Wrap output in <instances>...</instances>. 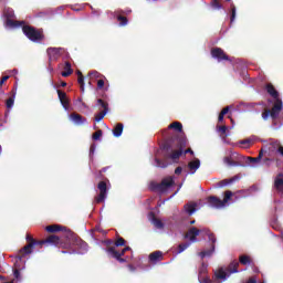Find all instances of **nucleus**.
<instances>
[{
	"instance_id": "nucleus-1",
	"label": "nucleus",
	"mask_w": 283,
	"mask_h": 283,
	"mask_svg": "<svg viewBox=\"0 0 283 283\" xmlns=\"http://www.w3.org/2000/svg\"><path fill=\"white\" fill-rule=\"evenodd\" d=\"M25 241H27V244L20 250L19 260L28 255H31V253H33V250L36 245H40V248H42L43 244L56 245V248H60V249L76 248V249L87 250L86 241L75 235L74 232L71 230H65L63 233V237L61 238L57 235H50L44 240H36L31 234L28 233L25 235Z\"/></svg>"
},
{
	"instance_id": "nucleus-2",
	"label": "nucleus",
	"mask_w": 283,
	"mask_h": 283,
	"mask_svg": "<svg viewBox=\"0 0 283 283\" xmlns=\"http://www.w3.org/2000/svg\"><path fill=\"white\" fill-rule=\"evenodd\" d=\"M187 144H188V139L185 136H178V135L169 136L163 145V149L166 151L164 155L165 159H158V157H155L156 167L158 168L168 167L169 163L167 161V159H171L174 164H178V160L182 156V154L193 155L195 153L191 150V148H187L185 150Z\"/></svg>"
},
{
	"instance_id": "nucleus-3",
	"label": "nucleus",
	"mask_w": 283,
	"mask_h": 283,
	"mask_svg": "<svg viewBox=\"0 0 283 283\" xmlns=\"http://www.w3.org/2000/svg\"><path fill=\"white\" fill-rule=\"evenodd\" d=\"M283 111V101L281 98H277L272 106V109H265L262 113V118L264 120L269 119V116H271V118L273 120L277 119L280 113Z\"/></svg>"
},
{
	"instance_id": "nucleus-4",
	"label": "nucleus",
	"mask_w": 283,
	"mask_h": 283,
	"mask_svg": "<svg viewBox=\"0 0 283 283\" xmlns=\"http://www.w3.org/2000/svg\"><path fill=\"white\" fill-rule=\"evenodd\" d=\"M24 35L30 39L31 42H41L44 39L43 30H36L32 25H23Z\"/></svg>"
},
{
	"instance_id": "nucleus-5",
	"label": "nucleus",
	"mask_w": 283,
	"mask_h": 283,
	"mask_svg": "<svg viewBox=\"0 0 283 283\" xmlns=\"http://www.w3.org/2000/svg\"><path fill=\"white\" fill-rule=\"evenodd\" d=\"M107 182L109 184V179L105 178L103 181L97 184V189L99 190V193L96 195L94 199V203L96 205L104 203L105 200L107 199V190H108Z\"/></svg>"
},
{
	"instance_id": "nucleus-6",
	"label": "nucleus",
	"mask_w": 283,
	"mask_h": 283,
	"mask_svg": "<svg viewBox=\"0 0 283 283\" xmlns=\"http://www.w3.org/2000/svg\"><path fill=\"white\" fill-rule=\"evenodd\" d=\"M129 250H132L130 247H125V248H123L122 251H117L115 247L106 248V252L108 253V256L115 259L119 263H126V259H123V256Z\"/></svg>"
},
{
	"instance_id": "nucleus-7",
	"label": "nucleus",
	"mask_w": 283,
	"mask_h": 283,
	"mask_svg": "<svg viewBox=\"0 0 283 283\" xmlns=\"http://www.w3.org/2000/svg\"><path fill=\"white\" fill-rule=\"evenodd\" d=\"M203 233L207 234L208 240L211 242L210 250L202 251L199 253L201 259H205L206 256H211L212 253L216 251V243H217V237L211 232L209 229H203Z\"/></svg>"
},
{
	"instance_id": "nucleus-8",
	"label": "nucleus",
	"mask_w": 283,
	"mask_h": 283,
	"mask_svg": "<svg viewBox=\"0 0 283 283\" xmlns=\"http://www.w3.org/2000/svg\"><path fill=\"white\" fill-rule=\"evenodd\" d=\"M211 56L213 59L218 60L219 62H222V61L231 62V57L227 53H224L223 49H221V48H212Z\"/></svg>"
},
{
	"instance_id": "nucleus-9",
	"label": "nucleus",
	"mask_w": 283,
	"mask_h": 283,
	"mask_svg": "<svg viewBox=\"0 0 283 283\" xmlns=\"http://www.w3.org/2000/svg\"><path fill=\"white\" fill-rule=\"evenodd\" d=\"M3 15L6 18V25L10 28L17 27L18 22L13 21L14 19V10L12 8H4Z\"/></svg>"
},
{
	"instance_id": "nucleus-10",
	"label": "nucleus",
	"mask_w": 283,
	"mask_h": 283,
	"mask_svg": "<svg viewBox=\"0 0 283 283\" xmlns=\"http://www.w3.org/2000/svg\"><path fill=\"white\" fill-rule=\"evenodd\" d=\"M63 49L62 48H48L46 53L49 55L50 62H55L61 57Z\"/></svg>"
},
{
	"instance_id": "nucleus-11",
	"label": "nucleus",
	"mask_w": 283,
	"mask_h": 283,
	"mask_svg": "<svg viewBox=\"0 0 283 283\" xmlns=\"http://www.w3.org/2000/svg\"><path fill=\"white\" fill-rule=\"evenodd\" d=\"M203 232H205V229H198L193 227L188 229L185 238H187L190 242H197L198 241L197 237Z\"/></svg>"
},
{
	"instance_id": "nucleus-12",
	"label": "nucleus",
	"mask_w": 283,
	"mask_h": 283,
	"mask_svg": "<svg viewBox=\"0 0 283 283\" xmlns=\"http://www.w3.org/2000/svg\"><path fill=\"white\" fill-rule=\"evenodd\" d=\"M69 118L74 123L75 126H83L87 124V117H84L77 113L70 114Z\"/></svg>"
},
{
	"instance_id": "nucleus-13",
	"label": "nucleus",
	"mask_w": 283,
	"mask_h": 283,
	"mask_svg": "<svg viewBox=\"0 0 283 283\" xmlns=\"http://www.w3.org/2000/svg\"><path fill=\"white\" fill-rule=\"evenodd\" d=\"M174 184H175L174 178L171 177L164 178L161 182L156 186V189L161 192H165L166 190L171 188Z\"/></svg>"
},
{
	"instance_id": "nucleus-14",
	"label": "nucleus",
	"mask_w": 283,
	"mask_h": 283,
	"mask_svg": "<svg viewBox=\"0 0 283 283\" xmlns=\"http://www.w3.org/2000/svg\"><path fill=\"white\" fill-rule=\"evenodd\" d=\"M273 188L276 190V192H277L280 196H283V174H279V175L274 178Z\"/></svg>"
},
{
	"instance_id": "nucleus-15",
	"label": "nucleus",
	"mask_w": 283,
	"mask_h": 283,
	"mask_svg": "<svg viewBox=\"0 0 283 283\" xmlns=\"http://www.w3.org/2000/svg\"><path fill=\"white\" fill-rule=\"evenodd\" d=\"M148 260L153 264H157L159 262H163L164 260V253L161 251H155L148 255Z\"/></svg>"
},
{
	"instance_id": "nucleus-16",
	"label": "nucleus",
	"mask_w": 283,
	"mask_h": 283,
	"mask_svg": "<svg viewBox=\"0 0 283 283\" xmlns=\"http://www.w3.org/2000/svg\"><path fill=\"white\" fill-rule=\"evenodd\" d=\"M281 142L277 139H272L270 144L268 145L269 156H272V154L279 153L280 150Z\"/></svg>"
},
{
	"instance_id": "nucleus-17",
	"label": "nucleus",
	"mask_w": 283,
	"mask_h": 283,
	"mask_svg": "<svg viewBox=\"0 0 283 283\" xmlns=\"http://www.w3.org/2000/svg\"><path fill=\"white\" fill-rule=\"evenodd\" d=\"M21 256V250H19L18 252V255H17V261H15V269L13 270V277L18 281H21V272H20V269H19V263L22 262L23 258L20 260L19 258Z\"/></svg>"
},
{
	"instance_id": "nucleus-18",
	"label": "nucleus",
	"mask_w": 283,
	"mask_h": 283,
	"mask_svg": "<svg viewBox=\"0 0 283 283\" xmlns=\"http://www.w3.org/2000/svg\"><path fill=\"white\" fill-rule=\"evenodd\" d=\"M208 203L214 209H222V207H224L222 199L218 197H209Z\"/></svg>"
},
{
	"instance_id": "nucleus-19",
	"label": "nucleus",
	"mask_w": 283,
	"mask_h": 283,
	"mask_svg": "<svg viewBox=\"0 0 283 283\" xmlns=\"http://www.w3.org/2000/svg\"><path fill=\"white\" fill-rule=\"evenodd\" d=\"M56 92H57L59 99L63 105L64 109H69L70 101L67 98V94L61 90H57Z\"/></svg>"
},
{
	"instance_id": "nucleus-20",
	"label": "nucleus",
	"mask_w": 283,
	"mask_h": 283,
	"mask_svg": "<svg viewBox=\"0 0 283 283\" xmlns=\"http://www.w3.org/2000/svg\"><path fill=\"white\" fill-rule=\"evenodd\" d=\"M265 91L268 92V94L270 96H272L275 101L276 99H280V94L279 92L276 91L275 86L271 83L266 84L265 85Z\"/></svg>"
},
{
	"instance_id": "nucleus-21",
	"label": "nucleus",
	"mask_w": 283,
	"mask_h": 283,
	"mask_svg": "<svg viewBox=\"0 0 283 283\" xmlns=\"http://www.w3.org/2000/svg\"><path fill=\"white\" fill-rule=\"evenodd\" d=\"M240 177L239 176H233L232 178H227V179H222L220 182H218V187L219 188H224L228 185H231L235 181H239Z\"/></svg>"
},
{
	"instance_id": "nucleus-22",
	"label": "nucleus",
	"mask_w": 283,
	"mask_h": 283,
	"mask_svg": "<svg viewBox=\"0 0 283 283\" xmlns=\"http://www.w3.org/2000/svg\"><path fill=\"white\" fill-rule=\"evenodd\" d=\"M63 69H64V71L62 72V76L64 78H67V76L72 75L74 73V70L72 69V64L69 61H66L64 63V67Z\"/></svg>"
},
{
	"instance_id": "nucleus-23",
	"label": "nucleus",
	"mask_w": 283,
	"mask_h": 283,
	"mask_svg": "<svg viewBox=\"0 0 283 283\" xmlns=\"http://www.w3.org/2000/svg\"><path fill=\"white\" fill-rule=\"evenodd\" d=\"M63 229L65 228H62V226L60 224H50L45 227V231L49 233H57L61 232Z\"/></svg>"
},
{
	"instance_id": "nucleus-24",
	"label": "nucleus",
	"mask_w": 283,
	"mask_h": 283,
	"mask_svg": "<svg viewBox=\"0 0 283 283\" xmlns=\"http://www.w3.org/2000/svg\"><path fill=\"white\" fill-rule=\"evenodd\" d=\"M264 148H261L260 151H259V156L256 157H248V160L251 163V164H259L261 163V160L263 159L264 157Z\"/></svg>"
},
{
	"instance_id": "nucleus-25",
	"label": "nucleus",
	"mask_w": 283,
	"mask_h": 283,
	"mask_svg": "<svg viewBox=\"0 0 283 283\" xmlns=\"http://www.w3.org/2000/svg\"><path fill=\"white\" fill-rule=\"evenodd\" d=\"M184 210L191 216L192 213L196 212L197 210V205L196 202H188L187 205L184 206Z\"/></svg>"
},
{
	"instance_id": "nucleus-26",
	"label": "nucleus",
	"mask_w": 283,
	"mask_h": 283,
	"mask_svg": "<svg viewBox=\"0 0 283 283\" xmlns=\"http://www.w3.org/2000/svg\"><path fill=\"white\" fill-rule=\"evenodd\" d=\"M239 263L242 265H251L253 264V260L250 255L243 254L239 256Z\"/></svg>"
},
{
	"instance_id": "nucleus-27",
	"label": "nucleus",
	"mask_w": 283,
	"mask_h": 283,
	"mask_svg": "<svg viewBox=\"0 0 283 283\" xmlns=\"http://www.w3.org/2000/svg\"><path fill=\"white\" fill-rule=\"evenodd\" d=\"M124 132V124L118 123L115 125L114 129H113V135L115 137H120L123 135Z\"/></svg>"
},
{
	"instance_id": "nucleus-28",
	"label": "nucleus",
	"mask_w": 283,
	"mask_h": 283,
	"mask_svg": "<svg viewBox=\"0 0 283 283\" xmlns=\"http://www.w3.org/2000/svg\"><path fill=\"white\" fill-rule=\"evenodd\" d=\"M238 268H239V262L238 261H232L228 268H227V272L229 274H233V273H238Z\"/></svg>"
},
{
	"instance_id": "nucleus-29",
	"label": "nucleus",
	"mask_w": 283,
	"mask_h": 283,
	"mask_svg": "<svg viewBox=\"0 0 283 283\" xmlns=\"http://www.w3.org/2000/svg\"><path fill=\"white\" fill-rule=\"evenodd\" d=\"M168 129H175L177 133H182L184 126L180 122H174L168 125Z\"/></svg>"
},
{
	"instance_id": "nucleus-30",
	"label": "nucleus",
	"mask_w": 283,
	"mask_h": 283,
	"mask_svg": "<svg viewBox=\"0 0 283 283\" xmlns=\"http://www.w3.org/2000/svg\"><path fill=\"white\" fill-rule=\"evenodd\" d=\"M199 167H200L199 159L188 163V168L190 169V171H192V174H195Z\"/></svg>"
},
{
	"instance_id": "nucleus-31",
	"label": "nucleus",
	"mask_w": 283,
	"mask_h": 283,
	"mask_svg": "<svg viewBox=\"0 0 283 283\" xmlns=\"http://www.w3.org/2000/svg\"><path fill=\"white\" fill-rule=\"evenodd\" d=\"M208 273V266L206 265L205 262L201 263V268L199 269V275L198 279L201 280L202 276L207 275Z\"/></svg>"
},
{
	"instance_id": "nucleus-32",
	"label": "nucleus",
	"mask_w": 283,
	"mask_h": 283,
	"mask_svg": "<svg viewBox=\"0 0 283 283\" xmlns=\"http://www.w3.org/2000/svg\"><path fill=\"white\" fill-rule=\"evenodd\" d=\"M223 163L230 167H237L239 166L238 161H233L231 156H226L223 159Z\"/></svg>"
},
{
	"instance_id": "nucleus-33",
	"label": "nucleus",
	"mask_w": 283,
	"mask_h": 283,
	"mask_svg": "<svg viewBox=\"0 0 283 283\" xmlns=\"http://www.w3.org/2000/svg\"><path fill=\"white\" fill-rule=\"evenodd\" d=\"M90 80H99L104 78V75L101 74L98 71H91L88 72Z\"/></svg>"
},
{
	"instance_id": "nucleus-34",
	"label": "nucleus",
	"mask_w": 283,
	"mask_h": 283,
	"mask_svg": "<svg viewBox=\"0 0 283 283\" xmlns=\"http://www.w3.org/2000/svg\"><path fill=\"white\" fill-rule=\"evenodd\" d=\"M97 105L101 106L102 109H103L102 112H106V114H107V112L109 111V108H108V103L105 102V101H103L102 98H98V99H97Z\"/></svg>"
},
{
	"instance_id": "nucleus-35",
	"label": "nucleus",
	"mask_w": 283,
	"mask_h": 283,
	"mask_svg": "<svg viewBox=\"0 0 283 283\" xmlns=\"http://www.w3.org/2000/svg\"><path fill=\"white\" fill-rule=\"evenodd\" d=\"M116 19H117V21L119 22V25H120V27H126L127 23H128L127 18L124 17V15H122V14H117V15H116Z\"/></svg>"
},
{
	"instance_id": "nucleus-36",
	"label": "nucleus",
	"mask_w": 283,
	"mask_h": 283,
	"mask_svg": "<svg viewBox=\"0 0 283 283\" xmlns=\"http://www.w3.org/2000/svg\"><path fill=\"white\" fill-rule=\"evenodd\" d=\"M233 196V192L231 190H227L224 192V198L222 199L223 207L231 200V197Z\"/></svg>"
},
{
	"instance_id": "nucleus-37",
	"label": "nucleus",
	"mask_w": 283,
	"mask_h": 283,
	"mask_svg": "<svg viewBox=\"0 0 283 283\" xmlns=\"http://www.w3.org/2000/svg\"><path fill=\"white\" fill-rule=\"evenodd\" d=\"M153 224L157 229H164L165 228V223L161 220L157 219V217H154Z\"/></svg>"
},
{
	"instance_id": "nucleus-38",
	"label": "nucleus",
	"mask_w": 283,
	"mask_h": 283,
	"mask_svg": "<svg viewBox=\"0 0 283 283\" xmlns=\"http://www.w3.org/2000/svg\"><path fill=\"white\" fill-rule=\"evenodd\" d=\"M107 115L106 111H101L98 114L95 115V122H101Z\"/></svg>"
},
{
	"instance_id": "nucleus-39",
	"label": "nucleus",
	"mask_w": 283,
	"mask_h": 283,
	"mask_svg": "<svg viewBox=\"0 0 283 283\" xmlns=\"http://www.w3.org/2000/svg\"><path fill=\"white\" fill-rule=\"evenodd\" d=\"M123 245H126V240L122 237L117 238L116 241H115V247L120 248Z\"/></svg>"
},
{
	"instance_id": "nucleus-40",
	"label": "nucleus",
	"mask_w": 283,
	"mask_h": 283,
	"mask_svg": "<svg viewBox=\"0 0 283 283\" xmlns=\"http://www.w3.org/2000/svg\"><path fill=\"white\" fill-rule=\"evenodd\" d=\"M216 277L218 280H226V277H227L226 271L224 270H219L218 273L216 274Z\"/></svg>"
},
{
	"instance_id": "nucleus-41",
	"label": "nucleus",
	"mask_w": 283,
	"mask_h": 283,
	"mask_svg": "<svg viewBox=\"0 0 283 283\" xmlns=\"http://www.w3.org/2000/svg\"><path fill=\"white\" fill-rule=\"evenodd\" d=\"M77 83L80 84L81 91H82V92H85L84 75L77 77Z\"/></svg>"
},
{
	"instance_id": "nucleus-42",
	"label": "nucleus",
	"mask_w": 283,
	"mask_h": 283,
	"mask_svg": "<svg viewBox=\"0 0 283 283\" xmlns=\"http://www.w3.org/2000/svg\"><path fill=\"white\" fill-rule=\"evenodd\" d=\"M105 80H106L105 76H104V77H99V78L97 80V88H98V90H103V88L105 87Z\"/></svg>"
},
{
	"instance_id": "nucleus-43",
	"label": "nucleus",
	"mask_w": 283,
	"mask_h": 283,
	"mask_svg": "<svg viewBox=\"0 0 283 283\" xmlns=\"http://www.w3.org/2000/svg\"><path fill=\"white\" fill-rule=\"evenodd\" d=\"M190 247V243H181L178 245V253H182L185 250H187Z\"/></svg>"
},
{
	"instance_id": "nucleus-44",
	"label": "nucleus",
	"mask_w": 283,
	"mask_h": 283,
	"mask_svg": "<svg viewBox=\"0 0 283 283\" xmlns=\"http://www.w3.org/2000/svg\"><path fill=\"white\" fill-rule=\"evenodd\" d=\"M6 106L8 109H11V107L14 106V95L6 101Z\"/></svg>"
},
{
	"instance_id": "nucleus-45",
	"label": "nucleus",
	"mask_w": 283,
	"mask_h": 283,
	"mask_svg": "<svg viewBox=\"0 0 283 283\" xmlns=\"http://www.w3.org/2000/svg\"><path fill=\"white\" fill-rule=\"evenodd\" d=\"M103 136V132H102V129H98V130H96L94 134H93V140H99L101 139V137Z\"/></svg>"
},
{
	"instance_id": "nucleus-46",
	"label": "nucleus",
	"mask_w": 283,
	"mask_h": 283,
	"mask_svg": "<svg viewBox=\"0 0 283 283\" xmlns=\"http://www.w3.org/2000/svg\"><path fill=\"white\" fill-rule=\"evenodd\" d=\"M251 143H252L251 139H242V140H239V144L245 146V148H250Z\"/></svg>"
},
{
	"instance_id": "nucleus-47",
	"label": "nucleus",
	"mask_w": 283,
	"mask_h": 283,
	"mask_svg": "<svg viewBox=\"0 0 283 283\" xmlns=\"http://www.w3.org/2000/svg\"><path fill=\"white\" fill-rule=\"evenodd\" d=\"M237 17V8L234 6L231 7V22L235 20Z\"/></svg>"
},
{
	"instance_id": "nucleus-48",
	"label": "nucleus",
	"mask_w": 283,
	"mask_h": 283,
	"mask_svg": "<svg viewBox=\"0 0 283 283\" xmlns=\"http://www.w3.org/2000/svg\"><path fill=\"white\" fill-rule=\"evenodd\" d=\"M218 130L221 135H226L228 130V126L226 125L218 126Z\"/></svg>"
},
{
	"instance_id": "nucleus-49",
	"label": "nucleus",
	"mask_w": 283,
	"mask_h": 283,
	"mask_svg": "<svg viewBox=\"0 0 283 283\" xmlns=\"http://www.w3.org/2000/svg\"><path fill=\"white\" fill-rule=\"evenodd\" d=\"M271 163H273V159H271V157H264V158H263V164H264L266 167H271Z\"/></svg>"
},
{
	"instance_id": "nucleus-50",
	"label": "nucleus",
	"mask_w": 283,
	"mask_h": 283,
	"mask_svg": "<svg viewBox=\"0 0 283 283\" xmlns=\"http://www.w3.org/2000/svg\"><path fill=\"white\" fill-rule=\"evenodd\" d=\"M212 6L216 10H220L222 7L219 0H212Z\"/></svg>"
},
{
	"instance_id": "nucleus-51",
	"label": "nucleus",
	"mask_w": 283,
	"mask_h": 283,
	"mask_svg": "<svg viewBox=\"0 0 283 283\" xmlns=\"http://www.w3.org/2000/svg\"><path fill=\"white\" fill-rule=\"evenodd\" d=\"M199 282L200 283H210L211 281H210L209 276H207V274H206L201 279H199Z\"/></svg>"
},
{
	"instance_id": "nucleus-52",
	"label": "nucleus",
	"mask_w": 283,
	"mask_h": 283,
	"mask_svg": "<svg viewBox=\"0 0 283 283\" xmlns=\"http://www.w3.org/2000/svg\"><path fill=\"white\" fill-rule=\"evenodd\" d=\"M10 78V76L6 75L0 80V88H2V85Z\"/></svg>"
},
{
	"instance_id": "nucleus-53",
	"label": "nucleus",
	"mask_w": 283,
	"mask_h": 283,
	"mask_svg": "<svg viewBox=\"0 0 283 283\" xmlns=\"http://www.w3.org/2000/svg\"><path fill=\"white\" fill-rule=\"evenodd\" d=\"M95 149H96L95 144L91 145V146H90V155H94Z\"/></svg>"
},
{
	"instance_id": "nucleus-54",
	"label": "nucleus",
	"mask_w": 283,
	"mask_h": 283,
	"mask_svg": "<svg viewBox=\"0 0 283 283\" xmlns=\"http://www.w3.org/2000/svg\"><path fill=\"white\" fill-rule=\"evenodd\" d=\"M229 111H230V107L227 106V107H224V108L221 109V113H222V115L224 116L226 114L229 113Z\"/></svg>"
},
{
	"instance_id": "nucleus-55",
	"label": "nucleus",
	"mask_w": 283,
	"mask_h": 283,
	"mask_svg": "<svg viewBox=\"0 0 283 283\" xmlns=\"http://www.w3.org/2000/svg\"><path fill=\"white\" fill-rule=\"evenodd\" d=\"M181 172H182V167H177L175 169V175H181Z\"/></svg>"
},
{
	"instance_id": "nucleus-56",
	"label": "nucleus",
	"mask_w": 283,
	"mask_h": 283,
	"mask_svg": "<svg viewBox=\"0 0 283 283\" xmlns=\"http://www.w3.org/2000/svg\"><path fill=\"white\" fill-rule=\"evenodd\" d=\"M218 122L219 123H223L224 122V115L220 112V115L218 117Z\"/></svg>"
},
{
	"instance_id": "nucleus-57",
	"label": "nucleus",
	"mask_w": 283,
	"mask_h": 283,
	"mask_svg": "<svg viewBox=\"0 0 283 283\" xmlns=\"http://www.w3.org/2000/svg\"><path fill=\"white\" fill-rule=\"evenodd\" d=\"M279 155L281 156V157H283V145L282 144H280V146H279Z\"/></svg>"
},
{
	"instance_id": "nucleus-58",
	"label": "nucleus",
	"mask_w": 283,
	"mask_h": 283,
	"mask_svg": "<svg viewBox=\"0 0 283 283\" xmlns=\"http://www.w3.org/2000/svg\"><path fill=\"white\" fill-rule=\"evenodd\" d=\"M245 283H258L256 277H250Z\"/></svg>"
},
{
	"instance_id": "nucleus-59",
	"label": "nucleus",
	"mask_w": 283,
	"mask_h": 283,
	"mask_svg": "<svg viewBox=\"0 0 283 283\" xmlns=\"http://www.w3.org/2000/svg\"><path fill=\"white\" fill-rule=\"evenodd\" d=\"M108 168H109V167H104V168H102V170H99L101 177H103V172H106Z\"/></svg>"
},
{
	"instance_id": "nucleus-60",
	"label": "nucleus",
	"mask_w": 283,
	"mask_h": 283,
	"mask_svg": "<svg viewBox=\"0 0 283 283\" xmlns=\"http://www.w3.org/2000/svg\"><path fill=\"white\" fill-rule=\"evenodd\" d=\"M128 269H129L130 272H135L136 271V268L133 266V265H128Z\"/></svg>"
},
{
	"instance_id": "nucleus-61",
	"label": "nucleus",
	"mask_w": 283,
	"mask_h": 283,
	"mask_svg": "<svg viewBox=\"0 0 283 283\" xmlns=\"http://www.w3.org/2000/svg\"><path fill=\"white\" fill-rule=\"evenodd\" d=\"M4 95V91L2 90V87H0V99L1 97Z\"/></svg>"
},
{
	"instance_id": "nucleus-62",
	"label": "nucleus",
	"mask_w": 283,
	"mask_h": 283,
	"mask_svg": "<svg viewBox=\"0 0 283 283\" xmlns=\"http://www.w3.org/2000/svg\"><path fill=\"white\" fill-rule=\"evenodd\" d=\"M76 74H77V78H80L81 76H83V74H82L81 71H76Z\"/></svg>"
},
{
	"instance_id": "nucleus-63",
	"label": "nucleus",
	"mask_w": 283,
	"mask_h": 283,
	"mask_svg": "<svg viewBox=\"0 0 283 283\" xmlns=\"http://www.w3.org/2000/svg\"><path fill=\"white\" fill-rule=\"evenodd\" d=\"M66 86H67V83H65V82L61 83V87H66Z\"/></svg>"
},
{
	"instance_id": "nucleus-64",
	"label": "nucleus",
	"mask_w": 283,
	"mask_h": 283,
	"mask_svg": "<svg viewBox=\"0 0 283 283\" xmlns=\"http://www.w3.org/2000/svg\"><path fill=\"white\" fill-rule=\"evenodd\" d=\"M4 283H14V281H11V282H4Z\"/></svg>"
}]
</instances>
